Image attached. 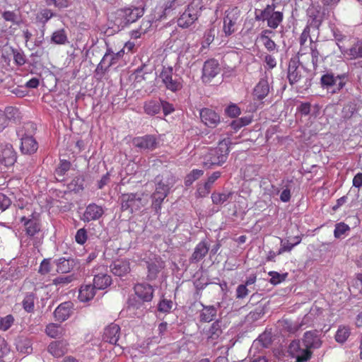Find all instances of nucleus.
<instances>
[{"label": "nucleus", "mask_w": 362, "mask_h": 362, "mask_svg": "<svg viewBox=\"0 0 362 362\" xmlns=\"http://www.w3.org/2000/svg\"><path fill=\"white\" fill-rule=\"evenodd\" d=\"M134 291L138 298L144 302H149L153 298V288L147 284H137L134 286Z\"/></svg>", "instance_id": "17"}, {"label": "nucleus", "mask_w": 362, "mask_h": 362, "mask_svg": "<svg viewBox=\"0 0 362 362\" xmlns=\"http://www.w3.org/2000/svg\"><path fill=\"white\" fill-rule=\"evenodd\" d=\"M123 53V51L118 52L116 54H110V53H106L104 57H103L101 62L98 65L97 70L100 69H103V64H105L106 62H108L107 67L111 66L115 63V60L116 59H118L122 56Z\"/></svg>", "instance_id": "40"}, {"label": "nucleus", "mask_w": 362, "mask_h": 362, "mask_svg": "<svg viewBox=\"0 0 362 362\" xmlns=\"http://www.w3.org/2000/svg\"><path fill=\"white\" fill-rule=\"evenodd\" d=\"M202 8V5L199 0H193L177 19L178 26L182 28L191 26L198 19Z\"/></svg>", "instance_id": "2"}, {"label": "nucleus", "mask_w": 362, "mask_h": 362, "mask_svg": "<svg viewBox=\"0 0 362 362\" xmlns=\"http://www.w3.org/2000/svg\"><path fill=\"white\" fill-rule=\"evenodd\" d=\"M52 42L57 45H63L67 41V37L64 30H58L53 33L52 35Z\"/></svg>", "instance_id": "44"}, {"label": "nucleus", "mask_w": 362, "mask_h": 362, "mask_svg": "<svg viewBox=\"0 0 362 362\" xmlns=\"http://www.w3.org/2000/svg\"><path fill=\"white\" fill-rule=\"evenodd\" d=\"M274 12V5H267V7L260 11L259 14L256 15V19L258 21H265L269 18L271 14Z\"/></svg>", "instance_id": "45"}, {"label": "nucleus", "mask_w": 362, "mask_h": 362, "mask_svg": "<svg viewBox=\"0 0 362 362\" xmlns=\"http://www.w3.org/2000/svg\"><path fill=\"white\" fill-rule=\"evenodd\" d=\"M112 273L117 276H124L130 272V263L127 259L115 260L110 266Z\"/></svg>", "instance_id": "15"}, {"label": "nucleus", "mask_w": 362, "mask_h": 362, "mask_svg": "<svg viewBox=\"0 0 362 362\" xmlns=\"http://www.w3.org/2000/svg\"><path fill=\"white\" fill-rule=\"evenodd\" d=\"M303 342L307 349H319L322 341L316 331H308L304 334Z\"/></svg>", "instance_id": "20"}, {"label": "nucleus", "mask_w": 362, "mask_h": 362, "mask_svg": "<svg viewBox=\"0 0 362 362\" xmlns=\"http://www.w3.org/2000/svg\"><path fill=\"white\" fill-rule=\"evenodd\" d=\"M310 51H311L312 63H313V67L315 69L317 66L320 53H319L318 50L315 48V47L313 46V45H311Z\"/></svg>", "instance_id": "63"}, {"label": "nucleus", "mask_w": 362, "mask_h": 362, "mask_svg": "<svg viewBox=\"0 0 362 362\" xmlns=\"http://www.w3.org/2000/svg\"><path fill=\"white\" fill-rule=\"evenodd\" d=\"M262 40L264 41V47H266V49L268 51L272 52V51H274L276 49V43L272 40H271L269 37V36L264 35L263 37Z\"/></svg>", "instance_id": "62"}, {"label": "nucleus", "mask_w": 362, "mask_h": 362, "mask_svg": "<svg viewBox=\"0 0 362 362\" xmlns=\"http://www.w3.org/2000/svg\"><path fill=\"white\" fill-rule=\"evenodd\" d=\"M68 343L66 341H54L48 346V351L54 357L59 358L67 352Z\"/></svg>", "instance_id": "23"}, {"label": "nucleus", "mask_w": 362, "mask_h": 362, "mask_svg": "<svg viewBox=\"0 0 362 362\" xmlns=\"http://www.w3.org/2000/svg\"><path fill=\"white\" fill-rule=\"evenodd\" d=\"M71 302L61 303L54 310V315L57 320L63 322L67 320L71 315Z\"/></svg>", "instance_id": "26"}, {"label": "nucleus", "mask_w": 362, "mask_h": 362, "mask_svg": "<svg viewBox=\"0 0 362 362\" xmlns=\"http://www.w3.org/2000/svg\"><path fill=\"white\" fill-rule=\"evenodd\" d=\"M305 70L298 65V62L291 60L288 65V78L291 85L299 83L303 78Z\"/></svg>", "instance_id": "10"}, {"label": "nucleus", "mask_w": 362, "mask_h": 362, "mask_svg": "<svg viewBox=\"0 0 362 362\" xmlns=\"http://www.w3.org/2000/svg\"><path fill=\"white\" fill-rule=\"evenodd\" d=\"M283 21V13L280 11H274L267 20V25L276 29Z\"/></svg>", "instance_id": "39"}, {"label": "nucleus", "mask_w": 362, "mask_h": 362, "mask_svg": "<svg viewBox=\"0 0 362 362\" xmlns=\"http://www.w3.org/2000/svg\"><path fill=\"white\" fill-rule=\"evenodd\" d=\"M182 2L180 0H167L162 6L163 14L160 16V18H163L166 16L169 13L177 8V6L182 5Z\"/></svg>", "instance_id": "36"}, {"label": "nucleus", "mask_w": 362, "mask_h": 362, "mask_svg": "<svg viewBox=\"0 0 362 362\" xmlns=\"http://www.w3.org/2000/svg\"><path fill=\"white\" fill-rule=\"evenodd\" d=\"M199 115L202 122L209 127L214 128L220 122L219 115L211 109L203 108Z\"/></svg>", "instance_id": "13"}, {"label": "nucleus", "mask_w": 362, "mask_h": 362, "mask_svg": "<svg viewBox=\"0 0 362 362\" xmlns=\"http://www.w3.org/2000/svg\"><path fill=\"white\" fill-rule=\"evenodd\" d=\"M310 27L307 25L304 28V30H303V32L300 36L299 42H300V49L298 52V55L303 56V54H305V49H304L303 46L306 43L308 38H310V45H312V43H313V40L310 37Z\"/></svg>", "instance_id": "38"}, {"label": "nucleus", "mask_w": 362, "mask_h": 362, "mask_svg": "<svg viewBox=\"0 0 362 362\" xmlns=\"http://www.w3.org/2000/svg\"><path fill=\"white\" fill-rule=\"evenodd\" d=\"M350 329L346 326H339L336 334L335 340L340 344L344 343L350 336Z\"/></svg>", "instance_id": "37"}, {"label": "nucleus", "mask_w": 362, "mask_h": 362, "mask_svg": "<svg viewBox=\"0 0 362 362\" xmlns=\"http://www.w3.org/2000/svg\"><path fill=\"white\" fill-rule=\"evenodd\" d=\"M2 16L6 21H10L13 23H18L17 15L13 11H5L2 13Z\"/></svg>", "instance_id": "64"}, {"label": "nucleus", "mask_w": 362, "mask_h": 362, "mask_svg": "<svg viewBox=\"0 0 362 362\" xmlns=\"http://www.w3.org/2000/svg\"><path fill=\"white\" fill-rule=\"evenodd\" d=\"M74 278L72 276H58L53 279V284L54 285H61L64 286L67 285L73 281Z\"/></svg>", "instance_id": "54"}, {"label": "nucleus", "mask_w": 362, "mask_h": 362, "mask_svg": "<svg viewBox=\"0 0 362 362\" xmlns=\"http://www.w3.org/2000/svg\"><path fill=\"white\" fill-rule=\"evenodd\" d=\"M209 245L206 240H202L195 247L189 259L190 262L197 263L201 261L208 253Z\"/></svg>", "instance_id": "21"}, {"label": "nucleus", "mask_w": 362, "mask_h": 362, "mask_svg": "<svg viewBox=\"0 0 362 362\" xmlns=\"http://www.w3.org/2000/svg\"><path fill=\"white\" fill-rule=\"evenodd\" d=\"M51 271L50 261L48 259H44L39 267L38 272L42 275H45Z\"/></svg>", "instance_id": "53"}, {"label": "nucleus", "mask_w": 362, "mask_h": 362, "mask_svg": "<svg viewBox=\"0 0 362 362\" xmlns=\"http://www.w3.org/2000/svg\"><path fill=\"white\" fill-rule=\"evenodd\" d=\"M143 305L137 303L135 298H130L128 301L127 311L130 315L139 317L143 315Z\"/></svg>", "instance_id": "32"}, {"label": "nucleus", "mask_w": 362, "mask_h": 362, "mask_svg": "<svg viewBox=\"0 0 362 362\" xmlns=\"http://www.w3.org/2000/svg\"><path fill=\"white\" fill-rule=\"evenodd\" d=\"M88 239L87 231L85 228H80L75 235V240L78 244L83 245Z\"/></svg>", "instance_id": "51"}, {"label": "nucleus", "mask_w": 362, "mask_h": 362, "mask_svg": "<svg viewBox=\"0 0 362 362\" xmlns=\"http://www.w3.org/2000/svg\"><path fill=\"white\" fill-rule=\"evenodd\" d=\"M95 295V288L93 285L83 284L81 286L78 299L81 302H87L93 298Z\"/></svg>", "instance_id": "29"}, {"label": "nucleus", "mask_w": 362, "mask_h": 362, "mask_svg": "<svg viewBox=\"0 0 362 362\" xmlns=\"http://www.w3.org/2000/svg\"><path fill=\"white\" fill-rule=\"evenodd\" d=\"M54 16V13L52 10L49 8H42L40 9L36 14V21L37 22L45 25Z\"/></svg>", "instance_id": "34"}, {"label": "nucleus", "mask_w": 362, "mask_h": 362, "mask_svg": "<svg viewBox=\"0 0 362 362\" xmlns=\"http://www.w3.org/2000/svg\"><path fill=\"white\" fill-rule=\"evenodd\" d=\"M300 349V341H293L288 346V352L293 358H295Z\"/></svg>", "instance_id": "59"}, {"label": "nucleus", "mask_w": 362, "mask_h": 362, "mask_svg": "<svg viewBox=\"0 0 362 362\" xmlns=\"http://www.w3.org/2000/svg\"><path fill=\"white\" fill-rule=\"evenodd\" d=\"M211 187L206 182L203 185H199L196 192L197 196L199 197H206L210 192Z\"/></svg>", "instance_id": "52"}, {"label": "nucleus", "mask_w": 362, "mask_h": 362, "mask_svg": "<svg viewBox=\"0 0 362 362\" xmlns=\"http://www.w3.org/2000/svg\"><path fill=\"white\" fill-rule=\"evenodd\" d=\"M312 352L310 351V349H307L305 347V349H300L295 358L296 359V362H306L310 358Z\"/></svg>", "instance_id": "48"}, {"label": "nucleus", "mask_w": 362, "mask_h": 362, "mask_svg": "<svg viewBox=\"0 0 362 362\" xmlns=\"http://www.w3.org/2000/svg\"><path fill=\"white\" fill-rule=\"evenodd\" d=\"M71 168V163L63 160H61L59 167L55 170V174L58 177L63 176Z\"/></svg>", "instance_id": "50"}, {"label": "nucleus", "mask_w": 362, "mask_h": 362, "mask_svg": "<svg viewBox=\"0 0 362 362\" xmlns=\"http://www.w3.org/2000/svg\"><path fill=\"white\" fill-rule=\"evenodd\" d=\"M217 310L214 306H204L200 313V321L209 322L214 320L216 315Z\"/></svg>", "instance_id": "31"}, {"label": "nucleus", "mask_w": 362, "mask_h": 362, "mask_svg": "<svg viewBox=\"0 0 362 362\" xmlns=\"http://www.w3.org/2000/svg\"><path fill=\"white\" fill-rule=\"evenodd\" d=\"M55 262L57 272L62 274L70 272L76 264V260L73 258L60 257Z\"/></svg>", "instance_id": "27"}, {"label": "nucleus", "mask_w": 362, "mask_h": 362, "mask_svg": "<svg viewBox=\"0 0 362 362\" xmlns=\"http://www.w3.org/2000/svg\"><path fill=\"white\" fill-rule=\"evenodd\" d=\"M145 112L148 115H154L158 114L160 110V102L151 100L144 105Z\"/></svg>", "instance_id": "41"}, {"label": "nucleus", "mask_w": 362, "mask_h": 362, "mask_svg": "<svg viewBox=\"0 0 362 362\" xmlns=\"http://www.w3.org/2000/svg\"><path fill=\"white\" fill-rule=\"evenodd\" d=\"M164 267V262L161 258L157 256H154L153 259H151L147 262L148 275L147 278L149 280H154L160 271Z\"/></svg>", "instance_id": "16"}, {"label": "nucleus", "mask_w": 362, "mask_h": 362, "mask_svg": "<svg viewBox=\"0 0 362 362\" xmlns=\"http://www.w3.org/2000/svg\"><path fill=\"white\" fill-rule=\"evenodd\" d=\"M133 145L141 151H151L158 146V141L153 135L138 136L132 140Z\"/></svg>", "instance_id": "8"}, {"label": "nucleus", "mask_w": 362, "mask_h": 362, "mask_svg": "<svg viewBox=\"0 0 362 362\" xmlns=\"http://www.w3.org/2000/svg\"><path fill=\"white\" fill-rule=\"evenodd\" d=\"M269 92V84L267 78H262L254 88V96L259 100L264 98Z\"/></svg>", "instance_id": "28"}, {"label": "nucleus", "mask_w": 362, "mask_h": 362, "mask_svg": "<svg viewBox=\"0 0 362 362\" xmlns=\"http://www.w3.org/2000/svg\"><path fill=\"white\" fill-rule=\"evenodd\" d=\"M230 144L229 138L223 139L217 147L210 149L203 158V165L209 168L213 165H221L224 163L229 153Z\"/></svg>", "instance_id": "1"}, {"label": "nucleus", "mask_w": 362, "mask_h": 362, "mask_svg": "<svg viewBox=\"0 0 362 362\" xmlns=\"http://www.w3.org/2000/svg\"><path fill=\"white\" fill-rule=\"evenodd\" d=\"M11 204V199L4 194L0 192V210L5 211L10 206Z\"/></svg>", "instance_id": "58"}, {"label": "nucleus", "mask_w": 362, "mask_h": 362, "mask_svg": "<svg viewBox=\"0 0 362 362\" xmlns=\"http://www.w3.org/2000/svg\"><path fill=\"white\" fill-rule=\"evenodd\" d=\"M23 131H18V136L21 137V150L24 154H33L38 148V144L35 139L32 136L26 134H23Z\"/></svg>", "instance_id": "12"}, {"label": "nucleus", "mask_w": 362, "mask_h": 362, "mask_svg": "<svg viewBox=\"0 0 362 362\" xmlns=\"http://www.w3.org/2000/svg\"><path fill=\"white\" fill-rule=\"evenodd\" d=\"M221 334V321L220 320H216L213 322L210 328L205 333L207 341L213 344L216 343V340L219 338Z\"/></svg>", "instance_id": "24"}, {"label": "nucleus", "mask_w": 362, "mask_h": 362, "mask_svg": "<svg viewBox=\"0 0 362 362\" xmlns=\"http://www.w3.org/2000/svg\"><path fill=\"white\" fill-rule=\"evenodd\" d=\"M16 156L11 144L0 141V163L10 165L16 162Z\"/></svg>", "instance_id": "11"}, {"label": "nucleus", "mask_w": 362, "mask_h": 362, "mask_svg": "<svg viewBox=\"0 0 362 362\" xmlns=\"http://www.w3.org/2000/svg\"><path fill=\"white\" fill-rule=\"evenodd\" d=\"M21 223H23L25 233L28 236H34L35 234L40 232V224L37 219H29L25 216H23L21 218Z\"/></svg>", "instance_id": "25"}, {"label": "nucleus", "mask_w": 362, "mask_h": 362, "mask_svg": "<svg viewBox=\"0 0 362 362\" xmlns=\"http://www.w3.org/2000/svg\"><path fill=\"white\" fill-rule=\"evenodd\" d=\"M204 174L202 170L194 169L192 170L185 179V184L186 186H190L194 181L198 180Z\"/></svg>", "instance_id": "42"}, {"label": "nucleus", "mask_w": 362, "mask_h": 362, "mask_svg": "<svg viewBox=\"0 0 362 362\" xmlns=\"http://www.w3.org/2000/svg\"><path fill=\"white\" fill-rule=\"evenodd\" d=\"M46 4L59 8H66L69 4L67 0H46Z\"/></svg>", "instance_id": "60"}, {"label": "nucleus", "mask_w": 362, "mask_h": 362, "mask_svg": "<svg viewBox=\"0 0 362 362\" xmlns=\"http://www.w3.org/2000/svg\"><path fill=\"white\" fill-rule=\"evenodd\" d=\"M348 230H349L348 225L342 222L337 223L334 230V235L336 238H340Z\"/></svg>", "instance_id": "49"}, {"label": "nucleus", "mask_w": 362, "mask_h": 362, "mask_svg": "<svg viewBox=\"0 0 362 362\" xmlns=\"http://www.w3.org/2000/svg\"><path fill=\"white\" fill-rule=\"evenodd\" d=\"M220 71L217 60L211 59L206 61L202 69V78L204 81H209L214 78Z\"/></svg>", "instance_id": "14"}, {"label": "nucleus", "mask_w": 362, "mask_h": 362, "mask_svg": "<svg viewBox=\"0 0 362 362\" xmlns=\"http://www.w3.org/2000/svg\"><path fill=\"white\" fill-rule=\"evenodd\" d=\"M295 245L293 243L290 242L288 240L281 241V247L279 250L277 255H281L285 252H290Z\"/></svg>", "instance_id": "55"}, {"label": "nucleus", "mask_w": 362, "mask_h": 362, "mask_svg": "<svg viewBox=\"0 0 362 362\" xmlns=\"http://www.w3.org/2000/svg\"><path fill=\"white\" fill-rule=\"evenodd\" d=\"M160 77L168 90L176 92L182 89L183 81L178 74L174 72L172 67L164 68Z\"/></svg>", "instance_id": "5"}, {"label": "nucleus", "mask_w": 362, "mask_h": 362, "mask_svg": "<svg viewBox=\"0 0 362 362\" xmlns=\"http://www.w3.org/2000/svg\"><path fill=\"white\" fill-rule=\"evenodd\" d=\"M226 113L231 117H235L240 115V110L236 105H230L226 109Z\"/></svg>", "instance_id": "61"}, {"label": "nucleus", "mask_w": 362, "mask_h": 362, "mask_svg": "<svg viewBox=\"0 0 362 362\" xmlns=\"http://www.w3.org/2000/svg\"><path fill=\"white\" fill-rule=\"evenodd\" d=\"M45 332L49 337L57 338L63 335L64 329L60 325L51 323L47 326Z\"/></svg>", "instance_id": "35"}, {"label": "nucleus", "mask_w": 362, "mask_h": 362, "mask_svg": "<svg viewBox=\"0 0 362 362\" xmlns=\"http://www.w3.org/2000/svg\"><path fill=\"white\" fill-rule=\"evenodd\" d=\"M230 197V193H218L214 192L211 194L213 204L216 205L222 204L226 202Z\"/></svg>", "instance_id": "46"}, {"label": "nucleus", "mask_w": 362, "mask_h": 362, "mask_svg": "<svg viewBox=\"0 0 362 362\" xmlns=\"http://www.w3.org/2000/svg\"><path fill=\"white\" fill-rule=\"evenodd\" d=\"M338 46L341 53L348 59L362 58V40L357 41L349 49H345L339 45Z\"/></svg>", "instance_id": "19"}, {"label": "nucleus", "mask_w": 362, "mask_h": 362, "mask_svg": "<svg viewBox=\"0 0 362 362\" xmlns=\"http://www.w3.org/2000/svg\"><path fill=\"white\" fill-rule=\"evenodd\" d=\"M173 184L174 179L173 177L162 180L156 184L155 192L151 196L152 206L156 213H158L160 210L161 204L168 196L170 189L173 187Z\"/></svg>", "instance_id": "3"}, {"label": "nucleus", "mask_w": 362, "mask_h": 362, "mask_svg": "<svg viewBox=\"0 0 362 362\" xmlns=\"http://www.w3.org/2000/svg\"><path fill=\"white\" fill-rule=\"evenodd\" d=\"M347 80L346 74L335 76L332 73H327L321 76L320 83L323 88L332 93L340 91L345 86Z\"/></svg>", "instance_id": "4"}, {"label": "nucleus", "mask_w": 362, "mask_h": 362, "mask_svg": "<svg viewBox=\"0 0 362 362\" xmlns=\"http://www.w3.org/2000/svg\"><path fill=\"white\" fill-rule=\"evenodd\" d=\"M112 283L111 276L107 274H98L94 275L93 286L95 289H105Z\"/></svg>", "instance_id": "30"}, {"label": "nucleus", "mask_w": 362, "mask_h": 362, "mask_svg": "<svg viewBox=\"0 0 362 362\" xmlns=\"http://www.w3.org/2000/svg\"><path fill=\"white\" fill-rule=\"evenodd\" d=\"M24 310L28 313L33 311L35 307V295L32 293L27 294L23 302Z\"/></svg>", "instance_id": "43"}, {"label": "nucleus", "mask_w": 362, "mask_h": 362, "mask_svg": "<svg viewBox=\"0 0 362 362\" xmlns=\"http://www.w3.org/2000/svg\"><path fill=\"white\" fill-rule=\"evenodd\" d=\"M249 293V289L245 284H240L236 288V298L243 299L245 298Z\"/></svg>", "instance_id": "56"}, {"label": "nucleus", "mask_w": 362, "mask_h": 362, "mask_svg": "<svg viewBox=\"0 0 362 362\" xmlns=\"http://www.w3.org/2000/svg\"><path fill=\"white\" fill-rule=\"evenodd\" d=\"M144 13L142 6H131L119 11L118 15L123 19L124 24L132 23L141 18Z\"/></svg>", "instance_id": "7"}, {"label": "nucleus", "mask_w": 362, "mask_h": 362, "mask_svg": "<svg viewBox=\"0 0 362 362\" xmlns=\"http://www.w3.org/2000/svg\"><path fill=\"white\" fill-rule=\"evenodd\" d=\"M238 16L233 11H226V16L223 18V32L226 35H230L235 31V25L237 23Z\"/></svg>", "instance_id": "22"}, {"label": "nucleus", "mask_w": 362, "mask_h": 362, "mask_svg": "<svg viewBox=\"0 0 362 362\" xmlns=\"http://www.w3.org/2000/svg\"><path fill=\"white\" fill-rule=\"evenodd\" d=\"M14 322V318L11 315H8L4 317H0V331L8 330Z\"/></svg>", "instance_id": "47"}, {"label": "nucleus", "mask_w": 362, "mask_h": 362, "mask_svg": "<svg viewBox=\"0 0 362 362\" xmlns=\"http://www.w3.org/2000/svg\"><path fill=\"white\" fill-rule=\"evenodd\" d=\"M105 213L103 206L95 203L88 204L81 216V219L83 222H90L100 219Z\"/></svg>", "instance_id": "9"}, {"label": "nucleus", "mask_w": 362, "mask_h": 362, "mask_svg": "<svg viewBox=\"0 0 362 362\" xmlns=\"http://www.w3.org/2000/svg\"><path fill=\"white\" fill-rule=\"evenodd\" d=\"M120 336V327L118 325L111 323L104 330L103 339L112 344H116Z\"/></svg>", "instance_id": "18"}, {"label": "nucleus", "mask_w": 362, "mask_h": 362, "mask_svg": "<svg viewBox=\"0 0 362 362\" xmlns=\"http://www.w3.org/2000/svg\"><path fill=\"white\" fill-rule=\"evenodd\" d=\"M120 201L122 210H129L131 213L139 210L144 205L141 195L137 193L123 194Z\"/></svg>", "instance_id": "6"}, {"label": "nucleus", "mask_w": 362, "mask_h": 362, "mask_svg": "<svg viewBox=\"0 0 362 362\" xmlns=\"http://www.w3.org/2000/svg\"><path fill=\"white\" fill-rule=\"evenodd\" d=\"M4 113L6 116L8 123L9 122H17L21 119V113L19 110L15 107H7Z\"/></svg>", "instance_id": "33"}, {"label": "nucleus", "mask_w": 362, "mask_h": 362, "mask_svg": "<svg viewBox=\"0 0 362 362\" xmlns=\"http://www.w3.org/2000/svg\"><path fill=\"white\" fill-rule=\"evenodd\" d=\"M173 306V302L170 300L164 299L158 304V310L163 313H168Z\"/></svg>", "instance_id": "57"}]
</instances>
